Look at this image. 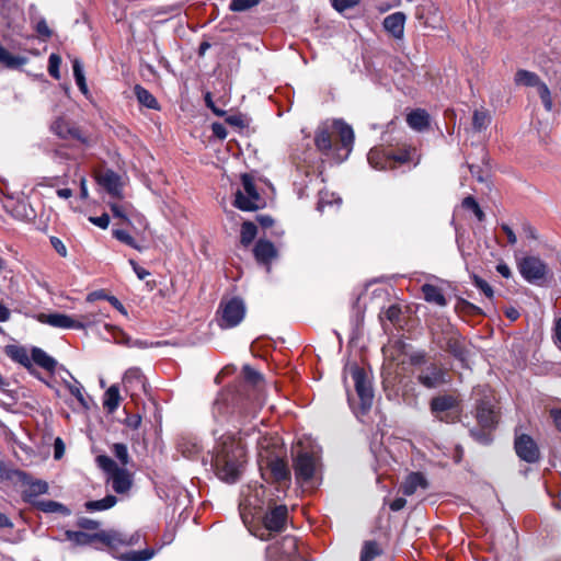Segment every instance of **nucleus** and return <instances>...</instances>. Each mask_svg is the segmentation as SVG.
<instances>
[{"label":"nucleus","instance_id":"8","mask_svg":"<svg viewBox=\"0 0 561 561\" xmlns=\"http://www.w3.org/2000/svg\"><path fill=\"white\" fill-rule=\"evenodd\" d=\"M459 400L451 394L434 397L430 409L432 414L440 422L453 423L459 415Z\"/></svg>","mask_w":561,"mask_h":561},{"label":"nucleus","instance_id":"39","mask_svg":"<svg viewBox=\"0 0 561 561\" xmlns=\"http://www.w3.org/2000/svg\"><path fill=\"white\" fill-rule=\"evenodd\" d=\"M116 496L110 494L101 500L85 502L84 507L89 512L105 511L113 507L116 504Z\"/></svg>","mask_w":561,"mask_h":561},{"label":"nucleus","instance_id":"57","mask_svg":"<svg viewBox=\"0 0 561 561\" xmlns=\"http://www.w3.org/2000/svg\"><path fill=\"white\" fill-rule=\"evenodd\" d=\"M77 525L82 529L88 530H95L100 527V523L98 520L88 518V517H81L78 519Z\"/></svg>","mask_w":561,"mask_h":561},{"label":"nucleus","instance_id":"54","mask_svg":"<svg viewBox=\"0 0 561 561\" xmlns=\"http://www.w3.org/2000/svg\"><path fill=\"white\" fill-rule=\"evenodd\" d=\"M243 376L252 386H257L262 381V375L249 365L243 366Z\"/></svg>","mask_w":561,"mask_h":561},{"label":"nucleus","instance_id":"43","mask_svg":"<svg viewBox=\"0 0 561 561\" xmlns=\"http://www.w3.org/2000/svg\"><path fill=\"white\" fill-rule=\"evenodd\" d=\"M102 312L90 311L84 314H81L79 319H75V324L80 327H73L76 330H82L89 327H92L99 322H101Z\"/></svg>","mask_w":561,"mask_h":561},{"label":"nucleus","instance_id":"16","mask_svg":"<svg viewBox=\"0 0 561 561\" xmlns=\"http://www.w3.org/2000/svg\"><path fill=\"white\" fill-rule=\"evenodd\" d=\"M477 420L483 428L492 430L497 423V413L491 399L484 398L477 405Z\"/></svg>","mask_w":561,"mask_h":561},{"label":"nucleus","instance_id":"14","mask_svg":"<svg viewBox=\"0 0 561 561\" xmlns=\"http://www.w3.org/2000/svg\"><path fill=\"white\" fill-rule=\"evenodd\" d=\"M417 381L427 389H434L447 383L449 380L448 374L444 368L431 364L421 369L417 375Z\"/></svg>","mask_w":561,"mask_h":561},{"label":"nucleus","instance_id":"42","mask_svg":"<svg viewBox=\"0 0 561 561\" xmlns=\"http://www.w3.org/2000/svg\"><path fill=\"white\" fill-rule=\"evenodd\" d=\"M119 391L116 386H111L104 393L103 405L110 412H114L119 405Z\"/></svg>","mask_w":561,"mask_h":561},{"label":"nucleus","instance_id":"25","mask_svg":"<svg viewBox=\"0 0 561 561\" xmlns=\"http://www.w3.org/2000/svg\"><path fill=\"white\" fill-rule=\"evenodd\" d=\"M405 15L402 12H394L383 20V27L394 38H402L404 32Z\"/></svg>","mask_w":561,"mask_h":561},{"label":"nucleus","instance_id":"3","mask_svg":"<svg viewBox=\"0 0 561 561\" xmlns=\"http://www.w3.org/2000/svg\"><path fill=\"white\" fill-rule=\"evenodd\" d=\"M98 466L107 474V482L116 493H126L133 484L130 472L118 467V465L108 456L100 455L96 457Z\"/></svg>","mask_w":561,"mask_h":561},{"label":"nucleus","instance_id":"61","mask_svg":"<svg viewBox=\"0 0 561 561\" xmlns=\"http://www.w3.org/2000/svg\"><path fill=\"white\" fill-rule=\"evenodd\" d=\"M53 32L48 27L45 20H38L37 21V37H43L44 39L49 38L51 36Z\"/></svg>","mask_w":561,"mask_h":561},{"label":"nucleus","instance_id":"36","mask_svg":"<svg viewBox=\"0 0 561 561\" xmlns=\"http://www.w3.org/2000/svg\"><path fill=\"white\" fill-rule=\"evenodd\" d=\"M104 329L112 336L114 343L124 344V345L129 346V347H131V346H142L144 345L139 341L133 342L130 340V337L125 332H123L119 328H116V327H113V325H110V324H104Z\"/></svg>","mask_w":561,"mask_h":561},{"label":"nucleus","instance_id":"40","mask_svg":"<svg viewBox=\"0 0 561 561\" xmlns=\"http://www.w3.org/2000/svg\"><path fill=\"white\" fill-rule=\"evenodd\" d=\"M138 102L148 108L157 110L158 101L156 98L144 87L137 84L134 89Z\"/></svg>","mask_w":561,"mask_h":561},{"label":"nucleus","instance_id":"7","mask_svg":"<svg viewBox=\"0 0 561 561\" xmlns=\"http://www.w3.org/2000/svg\"><path fill=\"white\" fill-rule=\"evenodd\" d=\"M259 466L263 477L268 473L278 483H287L290 479V471L282 454L262 453Z\"/></svg>","mask_w":561,"mask_h":561},{"label":"nucleus","instance_id":"13","mask_svg":"<svg viewBox=\"0 0 561 561\" xmlns=\"http://www.w3.org/2000/svg\"><path fill=\"white\" fill-rule=\"evenodd\" d=\"M95 537L99 541L103 542L111 549H116L123 546H135L140 539V535L138 533L128 535L118 530H102L96 533Z\"/></svg>","mask_w":561,"mask_h":561},{"label":"nucleus","instance_id":"1","mask_svg":"<svg viewBox=\"0 0 561 561\" xmlns=\"http://www.w3.org/2000/svg\"><path fill=\"white\" fill-rule=\"evenodd\" d=\"M245 461V447L241 438L221 436L213 457L216 476L225 482L234 483L239 480Z\"/></svg>","mask_w":561,"mask_h":561},{"label":"nucleus","instance_id":"47","mask_svg":"<svg viewBox=\"0 0 561 561\" xmlns=\"http://www.w3.org/2000/svg\"><path fill=\"white\" fill-rule=\"evenodd\" d=\"M257 228L251 221H245L241 226V243L248 247L256 237Z\"/></svg>","mask_w":561,"mask_h":561},{"label":"nucleus","instance_id":"22","mask_svg":"<svg viewBox=\"0 0 561 561\" xmlns=\"http://www.w3.org/2000/svg\"><path fill=\"white\" fill-rule=\"evenodd\" d=\"M332 133H334L332 124L330 125L328 123H322L316 130L314 145L317 149L325 156L332 148Z\"/></svg>","mask_w":561,"mask_h":561},{"label":"nucleus","instance_id":"52","mask_svg":"<svg viewBox=\"0 0 561 561\" xmlns=\"http://www.w3.org/2000/svg\"><path fill=\"white\" fill-rule=\"evenodd\" d=\"M66 385L70 393L79 401V403L82 407L88 408V402L83 396V388L80 382L75 380V383L66 382Z\"/></svg>","mask_w":561,"mask_h":561},{"label":"nucleus","instance_id":"20","mask_svg":"<svg viewBox=\"0 0 561 561\" xmlns=\"http://www.w3.org/2000/svg\"><path fill=\"white\" fill-rule=\"evenodd\" d=\"M428 485L430 483L422 472H411L405 477L400 489L404 495L410 496L419 490H427Z\"/></svg>","mask_w":561,"mask_h":561},{"label":"nucleus","instance_id":"31","mask_svg":"<svg viewBox=\"0 0 561 561\" xmlns=\"http://www.w3.org/2000/svg\"><path fill=\"white\" fill-rule=\"evenodd\" d=\"M421 290L425 301L439 307H445L447 305V299L439 287L432 284H424L421 287Z\"/></svg>","mask_w":561,"mask_h":561},{"label":"nucleus","instance_id":"21","mask_svg":"<svg viewBox=\"0 0 561 561\" xmlns=\"http://www.w3.org/2000/svg\"><path fill=\"white\" fill-rule=\"evenodd\" d=\"M37 321L60 329H73V327H79L75 324L72 317L58 312L37 313Z\"/></svg>","mask_w":561,"mask_h":561},{"label":"nucleus","instance_id":"49","mask_svg":"<svg viewBox=\"0 0 561 561\" xmlns=\"http://www.w3.org/2000/svg\"><path fill=\"white\" fill-rule=\"evenodd\" d=\"M113 236L121 242L129 245L137 251H142V248L136 242V240L125 230L115 229L113 230Z\"/></svg>","mask_w":561,"mask_h":561},{"label":"nucleus","instance_id":"44","mask_svg":"<svg viewBox=\"0 0 561 561\" xmlns=\"http://www.w3.org/2000/svg\"><path fill=\"white\" fill-rule=\"evenodd\" d=\"M156 554V551L153 549H144L140 551H128L125 553H122L117 558L121 561H148Z\"/></svg>","mask_w":561,"mask_h":561},{"label":"nucleus","instance_id":"30","mask_svg":"<svg viewBox=\"0 0 561 561\" xmlns=\"http://www.w3.org/2000/svg\"><path fill=\"white\" fill-rule=\"evenodd\" d=\"M262 453H268V454H282V448L279 445V438L276 436H262L257 439V458L259 462L261 460V454Z\"/></svg>","mask_w":561,"mask_h":561},{"label":"nucleus","instance_id":"63","mask_svg":"<svg viewBox=\"0 0 561 561\" xmlns=\"http://www.w3.org/2000/svg\"><path fill=\"white\" fill-rule=\"evenodd\" d=\"M400 314H401V309L394 305L390 306L385 312V317L390 322H397L400 318Z\"/></svg>","mask_w":561,"mask_h":561},{"label":"nucleus","instance_id":"15","mask_svg":"<svg viewBox=\"0 0 561 561\" xmlns=\"http://www.w3.org/2000/svg\"><path fill=\"white\" fill-rule=\"evenodd\" d=\"M514 447L517 456L528 463H535L540 458L537 443L527 434L516 435Z\"/></svg>","mask_w":561,"mask_h":561},{"label":"nucleus","instance_id":"9","mask_svg":"<svg viewBox=\"0 0 561 561\" xmlns=\"http://www.w3.org/2000/svg\"><path fill=\"white\" fill-rule=\"evenodd\" d=\"M242 190H238L234 198V206L243 211H253L261 207V196L257 193L252 178L242 174Z\"/></svg>","mask_w":561,"mask_h":561},{"label":"nucleus","instance_id":"45","mask_svg":"<svg viewBox=\"0 0 561 561\" xmlns=\"http://www.w3.org/2000/svg\"><path fill=\"white\" fill-rule=\"evenodd\" d=\"M72 70H73V77H75V80H76V83H77L79 90L84 95H88L89 89H88L87 81H85L83 66L79 59L73 60Z\"/></svg>","mask_w":561,"mask_h":561},{"label":"nucleus","instance_id":"32","mask_svg":"<svg viewBox=\"0 0 561 561\" xmlns=\"http://www.w3.org/2000/svg\"><path fill=\"white\" fill-rule=\"evenodd\" d=\"M293 160L296 163L297 169L305 170L306 173H309V170L313 169L316 164V151L308 148L301 153H295L293 156Z\"/></svg>","mask_w":561,"mask_h":561},{"label":"nucleus","instance_id":"51","mask_svg":"<svg viewBox=\"0 0 561 561\" xmlns=\"http://www.w3.org/2000/svg\"><path fill=\"white\" fill-rule=\"evenodd\" d=\"M260 3V0H231L229 9L233 12L249 10Z\"/></svg>","mask_w":561,"mask_h":561},{"label":"nucleus","instance_id":"41","mask_svg":"<svg viewBox=\"0 0 561 561\" xmlns=\"http://www.w3.org/2000/svg\"><path fill=\"white\" fill-rule=\"evenodd\" d=\"M341 203H342L341 197L335 196L334 193H330L328 191H321L319 193V201L317 204V209L319 211L323 213L325 207H332L335 205L339 208Z\"/></svg>","mask_w":561,"mask_h":561},{"label":"nucleus","instance_id":"5","mask_svg":"<svg viewBox=\"0 0 561 561\" xmlns=\"http://www.w3.org/2000/svg\"><path fill=\"white\" fill-rule=\"evenodd\" d=\"M350 374L354 381V386L359 398V407L356 411V415L366 414L371 405L374 400V391L371 383L368 379L365 370L357 365H353L350 367Z\"/></svg>","mask_w":561,"mask_h":561},{"label":"nucleus","instance_id":"24","mask_svg":"<svg viewBox=\"0 0 561 561\" xmlns=\"http://www.w3.org/2000/svg\"><path fill=\"white\" fill-rule=\"evenodd\" d=\"M123 383L125 388L131 393L139 390H145V376L138 367H131L125 371Z\"/></svg>","mask_w":561,"mask_h":561},{"label":"nucleus","instance_id":"17","mask_svg":"<svg viewBox=\"0 0 561 561\" xmlns=\"http://www.w3.org/2000/svg\"><path fill=\"white\" fill-rule=\"evenodd\" d=\"M287 506L278 505L270 510L264 518L263 524L266 530L268 531H282L287 523Z\"/></svg>","mask_w":561,"mask_h":561},{"label":"nucleus","instance_id":"46","mask_svg":"<svg viewBox=\"0 0 561 561\" xmlns=\"http://www.w3.org/2000/svg\"><path fill=\"white\" fill-rule=\"evenodd\" d=\"M491 123V116L488 111L476 110L472 116V127L476 131H482Z\"/></svg>","mask_w":561,"mask_h":561},{"label":"nucleus","instance_id":"50","mask_svg":"<svg viewBox=\"0 0 561 561\" xmlns=\"http://www.w3.org/2000/svg\"><path fill=\"white\" fill-rule=\"evenodd\" d=\"M112 453L121 461L123 466H126L129 462L128 449L125 444L115 443L112 446Z\"/></svg>","mask_w":561,"mask_h":561},{"label":"nucleus","instance_id":"10","mask_svg":"<svg viewBox=\"0 0 561 561\" xmlns=\"http://www.w3.org/2000/svg\"><path fill=\"white\" fill-rule=\"evenodd\" d=\"M267 561H304L297 551V539L293 536L283 537L282 540L266 549Z\"/></svg>","mask_w":561,"mask_h":561},{"label":"nucleus","instance_id":"55","mask_svg":"<svg viewBox=\"0 0 561 561\" xmlns=\"http://www.w3.org/2000/svg\"><path fill=\"white\" fill-rule=\"evenodd\" d=\"M61 58L57 54H51L48 59V72L54 79L60 78L59 67Z\"/></svg>","mask_w":561,"mask_h":561},{"label":"nucleus","instance_id":"53","mask_svg":"<svg viewBox=\"0 0 561 561\" xmlns=\"http://www.w3.org/2000/svg\"><path fill=\"white\" fill-rule=\"evenodd\" d=\"M537 93H538L546 111L551 112L553 104H552V98H551V93H550L548 85L546 83L543 85H540L539 90H537Z\"/></svg>","mask_w":561,"mask_h":561},{"label":"nucleus","instance_id":"19","mask_svg":"<svg viewBox=\"0 0 561 561\" xmlns=\"http://www.w3.org/2000/svg\"><path fill=\"white\" fill-rule=\"evenodd\" d=\"M4 352L12 360L23 365L30 373H34L33 362H35V347H32L30 355L26 348L20 345H7Z\"/></svg>","mask_w":561,"mask_h":561},{"label":"nucleus","instance_id":"62","mask_svg":"<svg viewBox=\"0 0 561 561\" xmlns=\"http://www.w3.org/2000/svg\"><path fill=\"white\" fill-rule=\"evenodd\" d=\"M179 449L182 453V455L186 458H192L194 457L195 454L199 451V447L197 444H192L191 447H186L185 443H181L179 445Z\"/></svg>","mask_w":561,"mask_h":561},{"label":"nucleus","instance_id":"11","mask_svg":"<svg viewBox=\"0 0 561 561\" xmlns=\"http://www.w3.org/2000/svg\"><path fill=\"white\" fill-rule=\"evenodd\" d=\"M50 130L61 139L88 144L87 137L81 133L76 124L65 116H58L51 123Z\"/></svg>","mask_w":561,"mask_h":561},{"label":"nucleus","instance_id":"56","mask_svg":"<svg viewBox=\"0 0 561 561\" xmlns=\"http://www.w3.org/2000/svg\"><path fill=\"white\" fill-rule=\"evenodd\" d=\"M472 279H473L474 286L477 288H479L485 295L486 298H489V299L493 298V296H494L493 288L486 280H484L483 278H481L477 275H473Z\"/></svg>","mask_w":561,"mask_h":561},{"label":"nucleus","instance_id":"34","mask_svg":"<svg viewBox=\"0 0 561 561\" xmlns=\"http://www.w3.org/2000/svg\"><path fill=\"white\" fill-rule=\"evenodd\" d=\"M515 82L525 87H534L539 90L540 85H543L545 82L540 80V78L531 71L528 70H518L515 75Z\"/></svg>","mask_w":561,"mask_h":561},{"label":"nucleus","instance_id":"29","mask_svg":"<svg viewBox=\"0 0 561 561\" xmlns=\"http://www.w3.org/2000/svg\"><path fill=\"white\" fill-rule=\"evenodd\" d=\"M332 129L339 135L342 147L346 149L348 153L354 142V131L352 127L343 121L336 119L332 123Z\"/></svg>","mask_w":561,"mask_h":561},{"label":"nucleus","instance_id":"12","mask_svg":"<svg viewBox=\"0 0 561 561\" xmlns=\"http://www.w3.org/2000/svg\"><path fill=\"white\" fill-rule=\"evenodd\" d=\"M519 272L527 282L538 284L545 279L548 267L539 257L527 256L519 263Z\"/></svg>","mask_w":561,"mask_h":561},{"label":"nucleus","instance_id":"27","mask_svg":"<svg viewBox=\"0 0 561 561\" xmlns=\"http://www.w3.org/2000/svg\"><path fill=\"white\" fill-rule=\"evenodd\" d=\"M98 183L104 187L108 194L119 196L121 178L112 170H105L98 175Z\"/></svg>","mask_w":561,"mask_h":561},{"label":"nucleus","instance_id":"33","mask_svg":"<svg viewBox=\"0 0 561 561\" xmlns=\"http://www.w3.org/2000/svg\"><path fill=\"white\" fill-rule=\"evenodd\" d=\"M0 64L8 69H20L26 64V59L22 56L11 54L0 44Z\"/></svg>","mask_w":561,"mask_h":561},{"label":"nucleus","instance_id":"60","mask_svg":"<svg viewBox=\"0 0 561 561\" xmlns=\"http://www.w3.org/2000/svg\"><path fill=\"white\" fill-rule=\"evenodd\" d=\"M50 244L55 251L62 257L67 256V248L64 242L57 237H50Z\"/></svg>","mask_w":561,"mask_h":561},{"label":"nucleus","instance_id":"6","mask_svg":"<svg viewBox=\"0 0 561 561\" xmlns=\"http://www.w3.org/2000/svg\"><path fill=\"white\" fill-rule=\"evenodd\" d=\"M37 368L45 370L48 374V378L42 377L37 373V380L44 382L47 387L55 390L56 396H59V391L56 389L57 376L65 381L62 374L69 375L70 373L60 365L56 358L48 355L45 351L37 347Z\"/></svg>","mask_w":561,"mask_h":561},{"label":"nucleus","instance_id":"23","mask_svg":"<svg viewBox=\"0 0 561 561\" xmlns=\"http://www.w3.org/2000/svg\"><path fill=\"white\" fill-rule=\"evenodd\" d=\"M254 256L259 263L268 265L277 256V250L268 240L260 239L254 247ZM270 266H267V272Z\"/></svg>","mask_w":561,"mask_h":561},{"label":"nucleus","instance_id":"58","mask_svg":"<svg viewBox=\"0 0 561 561\" xmlns=\"http://www.w3.org/2000/svg\"><path fill=\"white\" fill-rule=\"evenodd\" d=\"M53 445H54V458L56 460H60L65 455V450H66L65 443L60 437H55Z\"/></svg>","mask_w":561,"mask_h":561},{"label":"nucleus","instance_id":"26","mask_svg":"<svg viewBox=\"0 0 561 561\" xmlns=\"http://www.w3.org/2000/svg\"><path fill=\"white\" fill-rule=\"evenodd\" d=\"M367 160L376 170L392 169L391 153L381 148H373L368 152Z\"/></svg>","mask_w":561,"mask_h":561},{"label":"nucleus","instance_id":"64","mask_svg":"<svg viewBox=\"0 0 561 561\" xmlns=\"http://www.w3.org/2000/svg\"><path fill=\"white\" fill-rule=\"evenodd\" d=\"M470 433L478 442L484 445L489 444L492 440L490 433H486L484 431L471 430Z\"/></svg>","mask_w":561,"mask_h":561},{"label":"nucleus","instance_id":"35","mask_svg":"<svg viewBox=\"0 0 561 561\" xmlns=\"http://www.w3.org/2000/svg\"><path fill=\"white\" fill-rule=\"evenodd\" d=\"M37 511H42L44 513H57L62 516H69L71 514V511L67 506L51 500L37 501Z\"/></svg>","mask_w":561,"mask_h":561},{"label":"nucleus","instance_id":"37","mask_svg":"<svg viewBox=\"0 0 561 561\" xmlns=\"http://www.w3.org/2000/svg\"><path fill=\"white\" fill-rule=\"evenodd\" d=\"M407 122L411 128L423 130L428 125V114L424 110H415L408 115Z\"/></svg>","mask_w":561,"mask_h":561},{"label":"nucleus","instance_id":"38","mask_svg":"<svg viewBox=\"0 0 561 561\" xmlns=\"http://www.w3.org/2000/svg\"><path fill=\"white\" fill-rule=\"evenodd\" d=\"M65 537L67 540L77 546H88L91 545L94 540H98L95 534L90 535L80 530H66Z\"/></svg>","mask_w":561,"mask_h":561},{"label":"nucleus","instance_id":"4","mask_svg":"<svg viewBox=\"0 0 561 561\" xmlns=\"http://www.w3.org/2000/svg\"><path fill=\"white\" fill-rule=\"evenodd\" d=\"M245 316L244 301L239 297L222 298L217 323L221 329H231L241 323Z\"/></svg>","mask_w":561,"mask_h":561},{"label":"nucleus","instance_id":"48","mask_svg":"<svg viewBox=\"0 0 561 561\" xmlns=\"http://www.w3.org/2000/svg\"><path fill=\"white\" fill-rule=\"evenodd\" d=\"M379 554L378 545L375 541H367L362 549L360 561H373Z\"/></svg>","mask_w":561,"mask_h":561},{"label":"nucleus","instance_id":"18","mask_svg":"<svg viewBox=\"0 0 561 561\" xmlns=\"http://www.w3.org/2000/svg\"><path fill=\"white\" fill-rule=\"evenodd\" d=\"M0 482H11L22 486L30 485L31 488L35 485L28 474L22 470L10 467L2 460H0Z\"/></svg>","mask_w":561,"mask_h":561},{"label":"nucleus","instance_id":"28","mask_svg":"<svg viewBox=\"0 0 561 561\" xmlns=\"http://www.w3.org/2000/svg\"><path fill=\"white\" fill-rule=\"evenodd\" d=\"M446 350L461 363L467 362L468 350L466 342L461 336L457 334L449 335L446 340Z\"/></svg>","mask_w":561,"mask_h":561},{"label":"nucleus","instance_id":"2","mask_svg":"<svg viewBox=\"0 0 561 561\" xmlns=\"http://www.w3.org/2000/svg\"><path fill=\"white\" fill-rule=\"evenodd\" d=\"M319 468V455L313 450L299 448L294 459L296 480L301 485L314 486V478Z\"/></svg>","mask_w":561,"mask_h":561},{"label":"nucleus","instance_id":"59","mask_svg":"<svg viewBox=\"0 0 561 561\" xmlns=\"http://www.w3.org/2000/svg\"><path fill=\"white\" fill-rule=\"evenodd\" d=\"M335 10L342 12L346 9L353 8L357 4V0H331Z\"/></svg>","mask_w":561,"mask_h":561}]
</instances>
